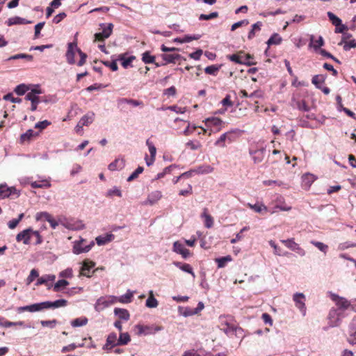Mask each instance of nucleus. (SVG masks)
Returning a JSON list of instances; mask_svg holds the SVG:
<instances>
[{"label":"nucleus","mask_w":356,"mask_h":356,"mask_svg":"<svg viewBox=\"0 0 356 356\" xmlns=\"http://www.w3.org/2000/svg\"><path fill=\"white\" fill-rule=\"evenodd\" d=\"M143 167H138L136 170L127 178L128 181H131L132 180L135 179L138 177V176L143 172Z\"/></svg>","instance_id":"57"},{"label":"nucleus","mask_w":356,"mask_h":356,"mask_svg":"<svg viewBox=\"0 0 356 356\" xmlns=\"http://www.w3.org/2000/svg\"><path fill=\"white\" fill-rule=\"evenodd\" d=\"M88 318L86 317H81L74 319L71 321V325L74 327L84 326L88 323Z\"/></svg>","instance_id":"38"},{"label":"nucleus","mask_w":356,"mask_h":356,"mask_svg":"<svg viewBox=\"0 0 356 356\" xmlns=\"http://www.w3.org/2000/svg\"><path fill=\"white\" fill-rule=\"evenodd\" d=\"M122 191L118 187L114 186L110 189H108L106 192V196L108 197H113L114 196H117L119 197H122Z\"/></svg>","instance_id":"39"},{"label":"nucleus","mask_w":356,"mask_h":356,"mask_svg":"<svg viewBox=\"0 0 356 356\" xmlns=\"http://www.w3.org/2000/svg\"><path fill=\"white\" fill-rule=\"evenodd\" d=\"M113 25L110 23L106 26L103 28L101 33H97L95 34L96 40H104L108 38L112 33Z\"/></svg>","instance_id":"11"},{"label":"nucleus","mask_w":356,"mask_h":356,"mask_svg":"<svg viewBox=\"0 0 356 356\" xmlns=\"http://www.w3.org/2000/svg\"><path fill=\"white\" fill-rule=\"evenodd\" d=\"M117 302V296H106L98 298L95 304V309L97 312H102L106 308Z\"/></svg>","instance_id":"2"},{"label":"nucleus","mask_w":356,"mask_h":356,"mask_svg":"<svg viewBox=\"0 0 356 356\" xmlns=\"http://www.w3.org/2000/svg\"><path fill=\"white\" fill-rule=\"evenodd\" d=\"M30 90L29 86L26 84H19L14 90L15 92L18 95H23Z\"/></svg>","instance_id":"42"},{"label":"nucleus","mask_w":356,"mask_h":356,"mask_svg":"<svg viewBox=\"0 0 356 356\" xmlns=\"http://www.w3.org/2000/svg\"><path fill=\"white\" fill-rule=\"evenodd\" d=\"M231 132H226L222 134L220 138L216 141L215 145L219 146L221 147H225V140H229V141H232V139L229 136L230 135Z\"/></svg>","instance_id":"31"},{"label":"nucleus","mask_w":356,"mask_h":356,"mask_svg":"<svg viewBox=\"0 0 356 356\" xmlns=\"http://www.w3.org/2000/svg\"><path fill=\"white\" fill-rule=\"evenodd\" d=\"M95 266V263L94 261H90V260H85L82 263V266L80 269V276H86L90 277V275L88 274V272L90 271V270L93 268Z\"/></svg>","instance_id":"16"},{"label":"nucleus","mask_w":356,"mask_h":356,"mask_svg":"<svg viewBox=\"0 0 356 356\" xmlns=\"http://www.w3.org/2000/svg\"><path fill=\"white\" fill-rule=\"evenodd\" d=\"M327 16L333 25H334L335 26H339V25H341V20L334 13L328 12Z\"/></svg>","instance_id":"51"},{"label":"nucleus","mask_w":356,"mask_h":356,"mask_svg":"<svg viewBox=\"0 0 356 356\" xmlns=\"http://www.w3.org/2000/svg\"><path fill=\"white\" fill-rule=\"evenodd\" d=\"M213 171V168L209 165H204L199 166L195 170H194V172L197 174H210Z\"/></svg>","instance_id":"35"},{"label":"nucleus","mask_w":356,"mask_h":356,"mask_svg":"<svg viewBox=\"0 0 356 356\" xmlns=\"http://www.w3.org/2000/svg\"><path fill=\"white\" fill-rule=\"evenodd\" d=\"M248 206L252 210H254L257 213H263L267 212L268 208L263 204H252L250 203L248 204Z\"/></svg>","instance_id":"37"},{"label":"nucleus","mask_w":356,"mask_h":356,"mask_svg":"<svg viewBox=\"0 0 356 356\" xmlns=\"http://www.w3.org/2000/svg\"><path fill=\"white\" fill-rule=\"evenodd\" d=\"M249 24V21L248 19H243L239 22H237L232 25L231 30L235 31L238 27L242 26H247Z\"/></svg>","instance_id":"61"},{"label":"nucleus","mask_w":356,"mask_h":356,"mask_svg":"<svg viewBox=\"0 0 356 356\" xmlns=\"http://www.w3.org/2000/svg\"><path fill=\"white\" fill-rule=\"evenodd\" d=\"M142 60L146 64L153 63L155 61V57L152 56L149 51H145L142 55Z\"/></svg>","instance_id":"48"},{"label":"nucleus","mask_w":356,"mask_h":356,"mask_svg":"<svg viewBox=\"0 0 356 356\" xmlns=\"http://www.w3.org/2000/svg\"><path fill=\"white\" fill-rule=\"evenodd\" d=\"M232 260V257L227 255L226 257H222L220 258L216 259V262L218 264V268H223L225 266V263L227 261H231Z\"/></svg>","instance_id":"47"},{"label":"nucleus","mask_w":356,"mask_h":356,"mask_svg":"<svg viewBox=\"0 0 356 356\" xmlns=\"http://www.w3.org/2000/svg\"><path fill=\"white\" fill-rule=\"evenodd\" d=\"M69 284V282L62 279L58 280L53 286V289L55 292H58L61 290V288H64Z\"/></svg>","instance_id":"43"},{"label":"nucleus","mask_w":356,"mask_h":356,"mask_svg":"<svg viewBox=\"0 0 356 356\" xmlns=\"http://www.w3.org/2000/svg\"><path fill=\"white\" fill-rule=\"evenodd\" d=\"M220 330L229 337L235 336L237 338H244L243 330L229 323L225 316H220Z\"/></svg>","instance_id":"1"},{"label":"nucleus","mask_w":356,"mask_h":356,"mask_svg":"<svg viewBox=\"0 0 356 356\" xmlns=\"http://www.w3.org/2000/svg\"><path fill=\"white\" fill-rule=\"evenodd\" d=\"M229 58L232 61L236 63L245 64L247 65H252L255 64V63L252 60L253 58L249 54H232L229 56Z\"/></svg>","instance_id":"5"},{"label":"nucleus","mask_w":356,"mask_h":356,"mask_svg":"<svg viewBox=\"0 0 356 356\" xmlns=\"http://www.w3.org/2000/svg\"><path fill=\"white\" fill-rule=\"evenodd\" d=\"M162 197V193L160 191H154L149 194L146 200V204L153 205Z\"/></svg>","instance_id":"22"},{"label":"nucleus","mask_w":356,"mask_h":356,"mask_svg":"<svg viewBox=\"0 0 356 356\" xmlns=\"http://www.w3.org/2000/svg\"><path fill=\"white\" fill-rule=\"evenodd\" d=\"M325 76L323 74H317L313 76L312 83L318 88H321L322 84L325 82Z\"/></svg>","instance_id":"32"},{"label":"nucleus","mask_w":356,"mask_h":356,"mask_svg":"<svg viewBox=\"0 0 356 356\" xmlns=\"http://www.w3.org/2000/svg\"><path fill=\"white\" fill-rule=\"evenodd\" d=\"M134 59L135 56H134L125 58L124 54H120L118 58V60L122 61V65L123 66L124 68H127Z\"/></svg>","instance_id":"34"},{"label":"nucleus","mask_w":356,"mask_h":356,"mask_svg":"<svg viewBox=\"0 0 356 356\" xmlns=\"http://www.w3.org/2000/svg\"><path fill=\"white\" fill-rule=\"evenodd\" d=\"M60 277L71 278L73 276V270L71 268H67L59 273Z\"/></svg>","instance_id":"58"},{"label":"nucleus","mask_w":356,"mask_h":356,"mask_svg":"<svg viewBox=\"0 0 356 356\" xmlns=\"http://www.w3.org/2000/svg\"><path fill=\"white\" fill-rule=\"evenodd\" d=\"M93 113L91 115H83L79 120L80 124H81L83 126H88V124H91L93 121Z\"/></svg>","instance_id":"45"},{"label":"nucleus","mask_w":356,"mask_h":356,"mask_svg":"<svg viewBox=\"0 0 356 356\" xmlns=\"http://www.w3.org/2000/svg\"><path fill=\"white\" fill-rule=\"evenodd\" d=\"M42 93V90L40 88L39 86H35L34 88H32L29 92L26 95L25 99L26 100L32 102L40 101L39 95Z\"/></svg>","instance_id":"15"},{"label":"nucleus","mask_w":356,"mask_h":356,"mask_svg":"<svg viewBox=\"0 0 356 356\" xmlns=\"http://www.w3.org/2000/svg\"><path fill=\"white\" fill-rule=\"evenodd\" d=\"M124 166V160L123 159H117L109 164L108 169L110 170H117L123 168Z\"/></svg>","instance_id":"27"},{"label":"nucleus","mask_w":356,"mask_h":356,"mask_svg":"<svg viewBox=\"0 0 356 356\" xmlns=\"http://www.w3.org/2000/svg\"><path fill=\"white\" fill-rule=\"evenodd\" d=\"M3 99L6 101H10L13 103H21L22 99L17 97H13L11 93H8L3 96Z\"/></svg>","instance_id":"60"},{"label":"nucleus","mask_w":356,"mask_h":356,"mask_svg":"<svg viewBox=\"0 0 356 356\" xmlns=\"http://www.w3.org/2000/svg\"><path fill=\"white\" fill-rule=\"evenodd\" d=\"M316 177L314 175L306 173L302 176V184L304 187L308 188L315 181Z\"/></svg>","instance_id":"23"},{"label":"nucleus","mask_w":356,"mask_h":356,"mask_svg":"<svg viewBox=\"0 0 356 356\" xmlns=\"http://www.w3.org/2000/svg\"><path fill=\"white\" fill-rule=\"evenodd\" d=\"M46 309H56L59 307H64L67 305V301L65 299H59L54 302L45 301Z\"/></svg>","instance_id":"21"},{"label":"nucleus","mask_w":356,"mask_h":356,"mask_svg":"<svg viewBox=\"0 0 356 356\" xmlns=\"http://www.w3.org/2000/svg\"><path fill=\"white\" fill-rule=\"evenodd\" d=\"M33 188H49L51 184L47 181H42V184H39L37 181H33L31 184Z\"/></svg>","instance_id":"62"},{"label":"nucleus","mask_w":356,"mask_h":356,"mask_svg":"<svg viewBox=\"0 0 356 356\" xmlns=\"http://www.w3.org/2000/svg\"><path fill=\"white\" fill-rule=\"evenodd\" d=\"M114 313L120 319L124 321H128L129 319V314L128 311L125 309L115 308L114 309Z\"/></svg>","instance_id":"33"},{"label":"nucleus","mask_w":356,"mask_h":356,"mask_svg":"<svg viewBox=\"0 0 356 356\" xmlns=\"http://www.w3.org/2000/svg\"><path fill=\"white\" fill-rule=\"evenodd\" d=\"M133 296L134 292L130 290H127L125 294L121 296L120 297H117V302H120L124 304L129 303L132 301Z\"/></svg>","instance_id":"26"},{"label":"nucleus","mask_w":356,"mask_h":356,"mask_svg":"<svg viewBox=\"0 0 356 356\" xmlns=\"http://www.w3.org/2000/svg\"><path fill=\"white\" fill-rule=\"evenodd\" d=\"M205 124L208 127H211L209 135H211L212 132H216L221 129L223 122L218 118H209L204 121Z\"/></svg>","instance_id":"6"},{"label":"nucleus","mask_w":356,"mask_h":356,"mask_svg":"<svg viewBox=\"0 0 356 356\" xmlns=\"http://www.w3.org/2000/svg\"><path fill=\"white\" fill-rule=\"evenodd\" d=\"M31 21L27 20L24 18L17 17V16L10 17L6 22V24L8 26L15 25V24H31Z\"/></svg>","instance_id":"19"},{"label":"nucleus","mask_w":356,"mask_h":356,"mask_svg":"<svg viewBox=\"0 0 356 356\" xmlns=\"http://www.w3.org/2000/svg\"><path fill=\"white\" fill-rule=\"evenodd\" d=\"M219 69H220L219 66L212 65L207 66L204 69V71L208 74L216 75V73L218 72V71L219 70Z\"/></svg>","instance_id":"54"},{"label":"nucleus","mask_w":356,"mask_h":356,"mask_svg":"<svg viewBox=\"0 0 356 356\" xmlns=\"http://www.w3.org/2000/svg\"><path fill=\"white\" fill-rule=\"evenodd\" d=\"M130 341V336L127 332L120 333L118 339V346L126 345Z\"/></svg>","instance_id":"44"},{"label":"nucleus","mask_w":356,"mask_h":356,"mask_svg":"<svg viewBox=\"0 0 356 356\" xmlns=\"http://www.w3.org/2000/svg\"><path fill=\"white\" fill-rule=\"evenodd\" d=\"M159 305L158 300L154 298L153 291H150L149 297L146 300L145 305L148 308H156Z\"/></svg>","instance_id":"28"},{"label":"nucleus","mask_w":356,"mask_h":356,"mask_svg":"<svg viewBox=\"0 0 356 356\" xmlns=\"http://www.w3.org/2000/svg\"><path fill=\"white\" fill-rule=\"evenodd\" d=\"M282 41V38L278 33H273L271 37L268 40L267 44L268 46L270 45H277L280 44Z\"/></svg>","instance_id":"36"},{"label":"nucleus","mask_w":356,"mask_h":356,"mask_svg":"<svg viewBox=\"0 0 356 356\" xmlns=\"http://www.w3.org/2000/svg\"><path fill=\"white\" fill-rule=\"evenodd\" d=\"M218 16V13L217 12H213L209 15L201 14L199 17L200 20H209L211 19L216 18Z\"/></svg>","instance_id":"56"},{"label":"nucleus","mask_w":356,"mask_h":356,"mask_svg":"<svg viewBox=\"0 0 356 356\" xmlns=\"http://www.w3.org/2000/svg\"><path fill=\"white\" fill-rule=\"evenodd\" d=\"M32 233L33 229L27 228L17 234L16 241L17 242L22 241L24 244L29 245L31 243V240L33 238Z\"/></svg>","instance_id":"9"},{"label":"nucleus","mask_w":356,"mask_h":356,"mask_svg":"<svg viewBox=\"0 0 356 356\" xmlns=\"http://www.w3.org/2000/svg\"><path fill=\"white\" fill-rule=\"evenodd\" d=\"M94 245L95 243L93 241H90L88 244H86V240L81 238L79 241H75L74 242L72 252L75 254L88 252Z\"/></svg>","instance_id":"3"},{"label":"nucleus","mask_w":356,"mask_h":356,"mask_svg":"<svg viewBox=\"0 0 356 356\" xmlns=\"http://www.w3.org/2000/svg\"><path fill=\"white\" fill-rule=\"evenodd\" d=\"M56 279V276L54 275H44L40 278H38L36 285H41V284H47L49 282H54Z\"/></svg>","instance_id":"30"},{"label":"nucleus","mask_w":356,"mask_h":356,"mask_svg":"<svg viewBox=\"0 0 356 356\" xmlns=\"http://www.w3.org/2000/svg\"><path fill=\"white\" fill-rule=\"evenodd\" d=\"M269 244L273 248L274 254L275 255H277V256H286L287 254V252L282 253L281 252L280 248L276 245V243L273 241L270 240L269 241Z\"/></svg>","instance_id":"53"},{"label":"nucleus","mask_w":356,"mask_h":356,"mask_svg":"<svg viewBox=\"0 0 356 356\" xmlns=\"http://www.w3.org/2000/svg\"><path fill=\"white\" fill-rule=\"evenodd\" d=\"M311 243L314 245L315 247H316L320 251H321L324 254L327 253L328 249V246L327 245L324 244L322 242L315 241H312Z\"/></svg>","instance_id":"49"},{"label":"nucleus","mask_w":356,"mask_h":356,"mask_svg":"<svg viewBox=\"0 0 356 356\" xmlns=\"http://www.w3.org/2000/svg\"><path fill=\"white\" fill-rule=\"evenodd\" d=\"M324 45V40L322 36H319L318 40H314V36L312 35L310 36V44L309 46L313 47L315 51L318 52L320 48Z\"/></svg>","instance_id":"20"},{"label":"nucleus","mask_w":356,"mask_h":356,"mask_svg":"<svg viewBox=\"0 0 356 356\" xmlns=\"http://www.w3.org/2000/svg\"><path fill=\"white\" fill-rule=\"evenodd\" d=\"M12 194H17V196L19 195L15 187H9L6 184H0V199L8 197Z\"/></svg>","instance_id":"10"},{"label":"nucleus","mask_w":356,"mask_h":356,"mask_svg":"<svg viewBox=\"0 0 356 356\" xmlns=\"http://www.w3.org/2000/svg\"><path fill=\"white\" fill-rule=\"evenodd\" d=\"M51 124V122L47 120L38 122L35 124V129H39L40 130L44 129L47 127Z\"/></svg>","instance_id":"63"},{"label":"nucleus","mask_w":356,"mask_h":356,"mask_svg":"<svg viewBox=\"0 0 356 356\" xmlns=\"http://www.w3.org/2000/svg\"><path fill=\"white\" fill-rule=\"evenodd\" d=\"M173 264L178 267L179 269H181V270L186 272V273H188L189 274H191L192 276L193 277H195V275L193 270V268L191 267V266L188 264H182L181 262H179V261H175L173 263Z\"/></svg>","instance_id":"25"},{"label":"nucleus","mask_w":356,"mask_h":356,"mask_svg":"<svg viewBox=\"0 0 356 356\" xmlns=\"http://www.w3.org/2000/svg\"><path fill=\"white\" fill-rule=\"evenodd\" d=\"M280 241L282 243L285 245L286 248H288L292 251L294 250V248L298 244L297 243L295 242L293 238H288L286 240H281Z\"/></svg>","instance_id":"46"},{"label":"nucleus","mask_w":356,"mask_h":356,"mask_svg":"<svg viewBox=\"0 0 356 356\" xmlns=\"http://www.w3.org/2000/svg\"><path fill=\"white\" fill-rule=\"evenodd\" d=\"M19 58H25L28 61H32L33 59V57L32 55H30V54H15L14 56H10L9 58V60H16V59H19Z\"/></svg>","instance_id":"50"},{"label":"nucleus","mask_w":356,"mask_h":356,"mask_svg":"<svg viewBox=\"0 0 356 356\" xmlns=\"http://www.w3.org/2000/svg\"><path fill=\"white\" fill-rule=\"evenodd\" d=\"M79 50H80L79 48L77 47V44L75 42H70L67 44V50L66 52V59L67 62L70 64L73 65L75 63V54L77 52L79 54Z\"/></svg>","instance_id":"8"},{"label":"nucleus","mask_w":356,"mask_h":356,"mask_svg":"<svg viewBox=\"0 0 356 356\" xmlns=\"http://www.w3.org/2000/svg\"><path fill=\"white\" fill-rule=\"evenodd\" d=\"M146 145L148 147L149 152L150 154V158H148L147 156H145L146 164L149 166L153 164L155 161L156 149L154 145L148 139L146 140Z\"/></svg>","instance_id":"12"},{"label":"nucleus","mask_w":356,"mask_h":356,"mask_svg":"<svg viewBox=\"0 0 356 356\" xmlns=\"http://www.w3.org/2000/svg\"><path fill=\"white\" fill-rule=\"evenodd\" d=\"M356 47V40H352L349 42H346L343 44V49L345 51H349L351 48Z\"/></svg>","instance_id":"64"},{"label":"nucleus","mask_w":356,"mask_h":356,"mask_svg":"<svg viewBox=\"0 0 356 356\" xmlns=\"http://www.w3.org/2000/svg\"><path fill=\"white\" fill-rule=\"evenodd\" d=\"M186 146L192 150H197L202 147V145L197 140H189L186 143Z\"/></svg>","instance_id":"52"},{"label":"nucleus","mask_w":356,"mask_h":356,"mask_svg":"<svg viewBox=\"0 0 356 356\" xmlns=\"http://www.w3.org/2000/svg\"><path fill=\"white\" fill-rule=\"evenodd\" d=\"M38 272L35 269H32L31 270L30 275L26 279V284L28 285L30 284L34 280V279L38 277Z\"/></svg>","instance_id":"59"},{"label":"nucleus","mask_w":356,"mask_h":356,"mask_svg":"<svg viewBox=\"0 0 356 356\" xmlns=\"http://www.w3.org/2000/svg\"><path fill=\"white\" fill-rule=\"evenodd\" d=\"M331 298H332V300L336 302L337 305L340 309H346L348 308L350 305V304L348 300H346L344 298L339 297V296H337L336 294H332Z\"/></svg>","instance_id":"17"},{"label":"nucleus","mask_w":356,"mask_h":356,"mask_svg":"<svg viewBox=\"0 0 356 356\" xmlns=\"http://www.w3.org/2000/svg\"><path fill=\"white\" fill-rule=\"evenodd\" d=\"M293 299L296 303V306L305 314L306 309L305 304V295L302 293H296L293 295Z\"/></svg>","instance_id":"14"},{"label":"nucleus","mask_w":356,"mask_h":356,"mask_svg":"<svg viewBox=\"0 0 356 356\" xmlns=\"http://www.w3.org/2000/svg\"><path fill=\"white\" fill-rule=\"evenodd\" d=\"M173 251L186 259L190 256V251L186 249L184 245L179 241H175L173 244Z\"/></svg>","instance_id":"13"},{"label":"nucleus","mask_w":356,"mask_h":356,"mask_svg":"<svg viewBox=\"0 0 356 356\" xmlns=\"http://www.w3.org/2000/svg\"><path fill=\"white\" fill-rule=\"evenodd\" d=\"M207 209H204V212L202 213L201 217L204 219V226L207 228H211L213 225V218L207 213Z\"/></svg>","instance_id":"29"},{"label":"nucleus","mask_w":356,"mask_h":356,"mask_svg":"<svg viewBox=\"0 0 356 356\" xmlns=\"http://www.w3.org/2000/svg\"><path fill=\"white\" fill-rule=\"evenodd\" d=\"M266 148L263 146L252 147L249 149V154L254 164L261 163L265 156Z\"/></svg>","instance_id":"4"},{"label":"nucleus","mask_w":356,"mask_h":356,"mask_svg":"<svg viewBox=\"0 0 356 356\" xmlns=\"http://www.w3.org/2000/svg\"><path fill=\"white\" fill-rule=\"evenodd\" d=\"M118 346V339L115 333H111L106 339V343L103 347L104 350H110L113 347Z\"/></svg>","instance_id":"18"},{"label":"nucleus","mask_w":356,"mask_h":356,"mask_svg":"<svg viewBox=\"0 0 356 356\" xmlns=\"http://www.w3.org/2000/svg\"><path fill=\"white\" fill-rule=\"evenodd\" d=\"M261 26H262V23L261 22H257V23L254 24L252 26V29L248 33V38L249 40H251L254 37L255 33L257 31H259L261 30Z\"/></svg>","instance_id":"40"},{"label":"nucleus","mask_w":356,"mask_h":356,"mask_svg":"<svg viewBox=\"0 0 356 356\" xmlns=\"http://www.w3.org/2000/svg\"><path fill=\"white\" fill-rule=\"evenodd\" d=\"M114 239L113 234H107L104 236H99L96 238V242L98 245H103Z\"/></svg>","instance_id":"24"},{"label":"nucleus","mask_w":356,"mask_h":356,"mask_svg":"<svg viewBox=\"0 0 356 356\" xmlns=\"http://www.w3.org/2000/svg\"><path fill=\"white\" fill-rule=\"evenodd\" d=\"M46 309V302H42L38 303H35L30 305L23 306L17 307V311L19 313L23 312H40Z\"/></svg>","instance_id":"7"},{"label":"nucleus","mask_w":356,"mask_h":356,"mask_svg":"<svg viewBox=\"0 0 356 356\" xmlns=\"http://www.w3.org/2000/svg\"><path fill=\"white\" fill-rule=\"evenodd\" d=\"M51 217V214H49L47 212H44H44H38L35 215V219L38 221L42 220H44L47 221V219H49Z\"/></svg>","instance_id":"55"},{"label":"nucleus","mask_w":356,"mask_h":356,"mask_svg":"<svg viewBox=\"0 0 356 356\" xmlns=\"http://www.w3.org/2000/svg\"><path fill=\"white\" fill-rule=\"evenodd\" d=\"M181 56L179 54H165L162 55V58L164 60H165L167 63H175L176 60L179 59Z\"/></svg>","instance_id":"41"}]
</instances>
